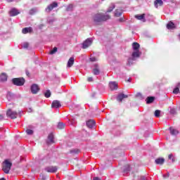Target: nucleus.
Returning <instances> with one entry per match:
<instances>
[{"label": "nucleus", "mask_w": 180, "mask_h": 180, "mask_svg": "<svg viewBox=\"0 0 180 180\" xmlns=\"http://www.w3.org/2000/svg\"><path fill=\"white\" fill-rule=\"evenodd\" d=\"M110 19V15H102L101 13H97L94 16V21L95 23H101V22H105Z\"/></svg>", "instance_id": "nucleus-1"}, {"label": "nucleus", "mask_w": 180, "mask_h": 180, "mask_svg": "<svg viewBox=\"0 0 180 180\" xmlns=\"http://www.w3.org/2000/svg\"><path fill=\"white\" fill-rule=\"evenodd\" d=\"M132 49L134 51H140V44L134 42L132 44Z\"/></svg>", "instance_id": "nucleus-19"}, {"label": "nucleus", "mask_w": 180, "mask_h": 180, "mask_svg": "<svg viewBox=\"0 0 180 180\" xmlns=\"http://www.w3.org/2000/svg\"><path fill=\"white\" fill-rule=\"evenodd\" d=\"M115 4H111V6L107 10V13L112 12L113 9H115Z\"/></svg>", "instance_id": "nucleus-29"}, {"label": "nucleus", "mask_w": 180, "mask_h": 180, "mask_svg": "<svg viewBox=\"0 0 180 180\" xmlns=\"http://www.w3.org/2000/svg\"><path fill=\"white\" fill-rule=\"evenodd\" d=\"M58 6V4L57 2H53L52 4H49L47 8H46V12H51L54 8H57Z\"/></svg>", "instance_id": "nucleus-5"}, {"label": "nucleus", "mask_w": 180, "mask_h": 180, "mask_svg": "<svg viewBox=\"0 0 180 180\" xmlns=\"http://www.w3.org/2000/svg\"><path fill=\"white\" fill-rule=\"evenodd\" d=\"M168 158L169 160H171L172 158V154L169 155Z\"/></svg>", "instance_id": "nucleus-44"}, {"label": "nucleus", "mask_w": 180, "mask_h": 180, "mask_svg": "<svg viewBox=\"0 0 180 180\" xmlns=\"http://www.w3.org/2000/svg\"><path fill=\"white\" fill-rule=\"evenodd\" d=\"M72 8V5H70L68 6V8H67L66 11L68 12V11H71Z\"/></svg>", "instance_id": "nucleus-40"}, {"label": "nucleus", "mask_w": 180, "mask_h": 180, "mask_svg": "<svg viewBox=\"0 0 180 180\" xmlns=\"http://www.w3.org/2000/svg\"><path fill=\"white\" fill-rule=\"evenodd\" d=\"M58 167L57 166H48L45 168L46 172L54 173L58 171Z\"/></svg>", "instance_id": "nucleus-6"}, {"label": "nucleus", "mask_w": 180, "mask_h": 180, "mask_svg": "<svg viewBox=\"0 0 180 180\" xmlns=\"http://www.w3.org/2000/svg\"><path fill=\"white\" fill-rule=\"evenodd\" d=\"M26 133H27V134H28L30 136H32V134H33V130H32V129H27L26 130Z\"/></svg>", "instance_id": "nucleus-35"}, {"label": "nucleus", "mask_w": 180, "mask_h": 180, "mask_svg": "<svg viewBox=\"0 0 180 180\" xmlns=\"http://www.w3.org/2000/svg\"><path fill=\"white\" fill-rule=\"evenodd\" d=\"M170 113L171 115H176V110H175V108H172L170 110Z\"/></svg>", "instance_id": "nucleus-36"}, {"label": "nucleus", "mask_w": 180, "mask_h": 180, "mask_svg": "<svg viewBox=\"0 0 180 180\" xmlns=\"http://www.w3.org/2000/svg\"><path fill=\"white\" fill-rule=\"evenodd\" d=\"M6 116L7 117H11V119H16V117H18V112L8 109L6 112Z\"/></svg>", "instance_id": "nucleus-4"}, {"label": "nucleus", "mask_w": 180, "mask_h": 180, "mask_svg": "<svg viewBox=\"0 0 180 180\" xmlns=\"http://www.w3.org/2000/svg\"><path fill=\"white\" fill-rule=\"evenodd\" d=\"M95 124H96V122L94 120H89L86 122V126L89 129H92Z\"/></svg>", "instance_id": "nucleus-14"}, {"label": "nucleus", "mask_w": 180, "mask_h": 180, "mask_svg": "<svg viewBox=\"0 0 180 180\" xmlns=\"http://www.w3.org/2000/svg\"><path fill=\"white\" fill-rule=\"evenodd\" d=\"M23 49H29V43L25 42L22 46Z\"/></svg>", "instance_id": "nucleus-38"}, {"label": "nucleus", "mask_w": 180, "mask_h": 180, "mask_svg": "<svg viewBox=\"0 0 180 180\" xmlns=\"http://www.w3.org/2000/svg\"><path fill=\"white\" fill-rule=\"evenodd\" d=\"M43 180H44L45 179L44 178H42Z\"/></svg>", "instance_id": "nucleus-53"}, {"label": "nucleus", "mask_w": 180, "mask_h": 180, "mask_svg": "<svg viewBox=\"0 0 180 180\" xmlns=\"http://www.w3.org/2000/svg\"><path fill=\"white\" fill-rule=\"evenodd\" d=\"M40 91V87L37 84H34L31 86V92L33 94H37Z\"/></svg>", "instance_id": "nucleus-7"}, {"label": "nucleus", "mask_w": 180, "mask_h": 180, "mask_svg": "<svg viewBox=\"0 0 180 180\" xmlns=\"http://www.w3.org/2000/svg\"><path fill=\"white\" fill-rule=\"evenodd\" d=\"M11 168H12V162H9L8 160H4L3 162V171L5 172V174H9Z\"/></svg>", "instance_id": "nucleus-2"}, {"label": "nucleus", "mask_w": 180, "mask_h": 180, "mask_svg": "<svg viewBox=\"0 0 180 180\" xmlns=\"http://www.w3.org/2000/svg\"><path fill=\"white\" fill-rule=\"evenodd\" d=\"M135 18L138 20H142V22H146V14L144 13L141 15H136Z\"/></svg>", "instance_id": "nucleus-18"}, {"label": "nucleus", "mask_w": 180, "mask_h": 180, "mask_svg": "<svg viewBox=\"0 0 180 180\" xmlns=\"http://www.w3.org/2000/svg\"><path fill=\"white\" fill-rule=\"evenodd\" d=\"M100 72H101V71L99 70V68H96L93 69V74L94 75H99Z\"/></svg>", "instance_id": "nucleus-28"}, {"label": "nucleus", "mask_w": 180, "mask_h": 180, "mask_svg": "<svg viewBox=\"0 0 180 180\" xmlns=\"http://www.w3.org/2000/svg\"><path fill=\"white\" fill-rule=\"evenodd\" d=\"M160 115H161V111L160 110H156L155 111V117H160Z\"/></svg>", "instance_id": "nucleus-30"}, {"label": "nucleus", "mask_w": 180, "mask_h": 180, "mask_svg": "<svg viewBox=\"0 0 180 180\" xmlns=\"http://www.w3.org/2000/svg\"><path fill=\"white\" fill-rule=\"evenodd\" d=\"M35 13H36V9L32 8V9L30 11V15H34Z\"/></svg>", "instance_id": "nucleus-37"}, {"label": "nucleus", "mask_w": 180, "mask_h": 180, "mask_svg": "<svg viewBox=\"0 0 180 180\" xmlns=\"http://www.w3.org/2000/svg\"><path fill=\"white\" fill-rule=\"evenodd\" d=\"M0 81L1 82H5L6 81H8V75L6 73H1L0 75Z\"/></svg>", "instance_id": "nucleus-20"}, {"label": "nucleus", "mask_w": 180, "mask_h": 180, "mask_svg": "<svg viewBox=\"0 0 180 180\" xmlns=\"http://www.w3.org/2000/svg\"><path fill=\"white\" fill-rule=\"evenodd\" d=\"M126 98H129V96L124 94H118V96L117 97V101H118L119 102H122L123 99H124Z\"/></svg>", "instance_id": "nucleus-11"}, {"label": "nucleus", "mask_w": 180, "mask_h": 180, "mask_svg": "<svg viewBox=\"0 0 180 180\" xmlns=\"http://www.w3.org/2000/svg\"><path fill=\"white\" fill-rule=\"evenodd\" d=\"M118 20L119 22H123V18H120Z\"/></svg>", "instance_id": "nucleus-49"}, {"label": "nucleus", "mask_w": 180, "mask_h": 180, "mask_svg": "<svg viewBox=\"0 0 180 180\" xmlns=\"http://www.w3.org/2000/svg\"><path fill=\"white\" fill-rule=\"evenodd\" d=\"M91 44H92V40H91V39H86L82 44V49H88Z\"/></svg>", "instance_id": "nucleus-8"}, {"label": "nucleus", "mask_w": 180, "mask_h": 180, "mask_svg": "<svg viewBox=\"0 0 180 180\" xmlns=\"http://www.w3.org/2000/svg\"><path fill=\"white\" fill-rule=\"evenodd\" d=\"M0 120H4V116L0 115Z\"/></svg>", "instance_id": "nucleus-47"}, {"label": "nucleus", "mask_w": 180, "mask_h": 180, "mask_svg": "<svg viewBox=\"0 0 180 180\" xmlns=\"http://www.w3.org/2000/svg\"><path fill=\"white\" fill-rule=\"evenodd\" d=\"M71 154H79V150L78 149H73L70 150Z\"/></svg>", "instance_id": "nucleus-33"}, {"label": "nucleus", "mask_w": 180, "mask_h": 180, "mask_svg": "<svg viewBox=\"0 0 180 180\" xmlns=\"http://www.w3.org/2000/svg\"><path fill=\"white\" fill-rule=\"evenodd\" d=\"M65 124L63 122H59L58 124V129H59L60 130H63V129H65Z\"/></svg>", "instance_id": "nucleus-27"}, {"label": "nucleus", "mask_w": 180, "mask_h": 180, "mask_svg": "<svg viewBox=\"0 0 180 180\" xmlns=\"http://www.w3.org/2000/svg\"><path fill=\"white\" fill-rule=\"evenodd\" d=\"M57 50H58L57 47H54V48L53 49V50H51V51L49 52V54H51V55L56 54V53H57Z\"/></svg>", "instance_id": "nucleus-32"}, {"label": "nucleus", "mask_w": 180, "mask_h": 180, "mask_svg": "<svg viewBox=\"0 0 180 180\" xmlns=\"http://www.w3.org/2000/svg\"><path fill=\"white\" fill-rule=\"evenodd\" d=\"M180 84H178V86H179Z\"/></svg>", "instance_id": "nucleus-52"}, {"label": "nucleus", "mask_w": 180, "mask_h": 180, "mask_svg": "<svg viewBox=\"0 0 180 180\" xmlns=\"http://www.w3.org/2000/svg\"><path fill=\"white\" fill-rule=\"evenodd\" d=\"M155 99V97L150 96L146 98V103H153Z\"/></svg>", "instance_id": "nucleus-25"}, {"label": "nucleus", "mask_w": 180, "mask_h": 180, "mask_svg": "<svg viewBox=\"0 0 180 180\" xmlns=\"http://www.w3.org/2000/svg\"><path fill=\"white\" fill-rule=\"evenodd\" d=\"M54 143V135L53 134H49L48 136L47 144Z\"/></svg>", "instance_id": "nucleus-16"}, {"label": "nucleus", "mask_w": 180, "mask_h": 180, "mask_svg": "<svg viewBox=\"0 0 180 180\" xmlns=\"http://www.w3.org/2000/svg\"><path fill=\"white\" fill-rule=\"evenodd\" d=\"M25 82L23 77L14 78L12 79L13 85H16L17 86H22V85H25Z\"/></svg>", "instance_id": "nucleus-3"}, {"label": "nucleus", "mask_w": 180, "mask_h": 180, "mask_svg": "<svg viewBox=\"0 0 180 180\" xmlns=\"http://www.w3.org/2000/svg\"><path fill=\"white\" fill-rule=\"evenodd\" d=\"M141 180H147V179H146V177L144 176H141Z\"/></svg>", "instance_id": "nucleus-46"}, {"label": "nucleus", "mask_w": 180, "mask_h": 180, "mask_svg": "<svg viewBox=\"0 0 180 180\" xmlns=\"http://www.w3.org/2000/svg\"><path fill=\"white\" fill-rule=\"evenodd\" d=\"M25 74H26L27 77H30V72H29V70H26Z\"/></svg>", "instance_id": "nucleus-41"}, {"label": "nucleus", "mask_w": 180, "mask_h": 180, "mask_svg": "<svg viewBox=\"0 0 180 180\" xmlns=\"http://www.w3.org/2000/svg\"><path fill=\"white\" fill-rule=\"evenodd\" d=\"M7 2H13V0H7Z\"/></svg>", "instance_id": "nucleus-50"}, {"label": "nucleus", "mask_w": 180, "mask_h": 180, "mask_svg": "<svg viewBox=\"0 0 180 180\" xmlns=\"http://www.w3.org/2000/svg\"><path fill=\"white\" fill-rule=\"evenodd\" d=\"M172 162H175V158H172Z\"/></svg>", "instance_id": "nucleus-48"}, {"label": "nucleus", "mask_w": 180, "mask_h": 180, "mask_svg": "<svg viewBox=\"0 0 180 180\" xmlns=\"http://www.w3.org/2000/svg\"><path fill=\"white\" fill-rule=\"evenodd\" d=\"M157 165H162L165 162V159L164 158H159L155 160Z\"/></svg>", "instance_id": "nucleus-12"}, {"label": "nucleus", "mask_w": 180, "mask_h": 180, "mask_svg": "<svg viewBox=\"0 0 180 180\" xmlns=\"http://www.w3.org/2000/svg\"><path fill=\"white\" fill-rule=\"evenodd\" d=\"M167 29L169 30H174V29H176V26L172 22V21H170L167 24Z\"/></svg>", "instance_id": "nucleus-13"}, {"label": "nucleus", "mask_w": 180, "mask_h": 180, "mask_svg": "<svg viewBox=\"0 0 180 180\" xmlns=\"http://www.w3.org/2000/svg\"><path fill=\"white\" fill-rule=\"evenodd\" d=\"M122 13H123V12H122V10L117 9L115 10V16H116L117 18H119L122 16Z\"/></svg>", "instance_id": "nucleus-26"}, {"label": "nucleus", "mask_w": 180, "mask_h": 180, "mask_svg": "<svg viewBox=\"0 0 180 180\" xmlns=\"http://www.w3.org/2000/svg\"><path fill=\"white\" fill-rule=\"evenodd\" d=\"M90 61L94 63L95 61H98V59H96V58H95V57H92V58H90Z\"/></svg>", "instance_id": "nucleus-39"}, {"label": "nucleus", "mask_w": 180, "mask_h": 180, "mask_svg": "<svg viewBox=\"0 0 180 180\" xmlns=\"http://www.w3.org/2000/svg\"><path fill=\"white\" fill-rule=\"evenodd\" d=\"M45 98H50L51 96V92H50V90L46 91V92L44 94Z\"/></svg>", "instance_id": "nucleus-31"}, {"label": "nucleus", "mask_w": 180, "mask_h": 180, "mask_svg": "<svg viewBox=\"0 0 180 180\" xmlns=\"http://www.w3.org/2000/svg\"><path fill=\"white\" fill-rule=\"evenodd\" d=\"M110 89L111 91H115L117 89V83L116 82H110L109 83Z\"/></svg>", "instance_id": "nucleus-10"}, {"label": "nucleus", "mask_w": 180, "mask_h": 180, "mask_svg": "<svg viewBox=\"0 0 180 180\" xmlns=\"http://www.w3.org/2000/svg\"><path fill=\"white\" fill-rule=\"evenodd\" d=\"M131 58L128 59L127 65H131Z\"/></svg>", "instance_id": "nucleus-42"}, {"label": "nucleus", "mask_w": 180, "mask_h": 180, "mask_svg": "<svg viewBox=\"0 0 180 180\" xmlns=\"http://www.w3.org/2000/svg\"><path fill=\"white\" fill-rule=\"evenodd\" d=\"M154 5L155 8H158L159 6H162V5H164V2L162 0H155L154 1Z\"/></svg>", "instance_id": "nucleus-21"}, {"label": "nucleus", "mask_w": 180, "mask_h": 180, "mask_svg": "<svg viewBox=\"0 0 180 180\" xmlns=\"http://www.w3.org/2000/svg\"><path fill=\"white\" fill-rule=\"evenodd\" d=\"M132 57L133 59L134 60V58H139V57H140V51H135L132 53Z\"/></svg>", "instance_id": "nucleus-22"}, {"label": "nucleus", "mask_w": 180, "mask_h": 180, "mask_svg": "<svg viewBox=\"0 0 180 180\" xmlns=\"http://www.w3.org/2000/svg\"><path fill=\"white\" fill-rule=\"evenodd\" d=\"M87 81L88 82H92V81H94V79L92 77H88Z\"/></svg>", "instance_id": "nucleus-43"}, {"label": "nucleus", "mask_w": 180, "mask_h": 180, "mask_svg": "<svg viewBox=\"0 0 180 180\" xmlns=\"http://www.w3.org/2000/svg\"><path fill=\"white\" fill-rule=\"evenodd\" d=\"M169 131L172 136H175L176 134H178V133H179V131H178V130H176L172 127L169 128Z\"/></svg>", "instance_id": "nucleus-24"}, {"label": "nucleus", "mask_w": 180, "mask_h": 180, "mask_svg": "<svg viewBox=\"0 0 180 180\" xmlns=\"http://www.w3.org/2000/svg\"><path fill=\"white\" fill-rule=\"evenodd\" d=\"M93 180H101V179H99V177H94Z\"/></svg>", "instance_id": "nucleus-45"}, {"label": "nucleus", "mask_w": 180, "mask_h": 180, "mask_svg": "<svg viewBox=\"0 0 180 180\" xmlns=\"http://www.w3.org/2000/svg\"><path fill=\"white\" fill-rule=\"evenodd\" d=\"M0 180H6V179H5V178H1L0 179Z\"/></svg>", "instance_id": "nucleus-51"}, {"label": "nucleus", "mask_w": 180, "mask_h": 180, "mask_svg": "<svg viewBox=\"0 0 180 180\" xmlns=\"http://www.w3.org/2000/svg\"><path fill=\"white\" fill-rule=\"evenodd\" d=\"M33 32V28L32 27H25L22 30V34H27V33H32Z\"/></svg>", "instance_id": "nucleus-9"}, {"label": "nucleus", "mask_w": 180, "mask_h": 180, "mask_svg": "<svg viewBox=\"0 0 180 180\" xmlns=\"http://www.w3.org/2000/svg\"><path fill=\"white\" fill-rule=\"evenodd\" d=\"M74 63H75V58H74V57L70 58L68 61L67 67H68V68H71V67L74 65Z\"/></svg>", "instance_id": "nucleus-15"}, {"label": "nucleus", "mask_w": 180, "mask_h": 180, "mask_svg": "<svg viewBox=\"0 0 180 180\" xmlns=\"http://www.w3.org/2000/svg\"><path fill=\"white\" fill-rule=\"evenodd\" d=\"M51 108H61V103H60V101L55 100L52 102Z\"/></svg>", "instance_id": "nucleus-17"}, {"label": "nucleus", "mask_w": 180, "mask_h": 180, "mask_svg": "<svg viewBox=\"0 0 180 180\" xmlns=\"http://www.w3.org/2000/svg\"><path fill=\"white\" fill-rule=\"evenodd\" d=\"M173 94H174L175 95L179 94V87H176V88L173 90Z\"/></svg>", "instance_id": "nucleus-34"}, {"label": "nucleus", "mask_w": 180, "mask_h": 180, "mask_svg": "<svg viewBox=\"0 0 180 180\" xmlns=\"http://www.w3.org/2000/svg\"><path fill=\"white\" fill-rule=\"evenodd\" d=\"M19 15V11L18 10L13 8L10 11V16H16Z\"/></svg>", "instance_id": "nucleus-23"}]
</instances>
